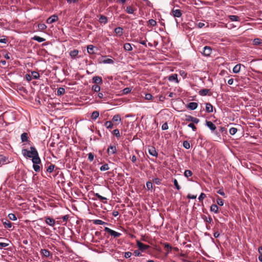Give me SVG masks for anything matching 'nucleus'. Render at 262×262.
I'll return each mask as SVG.
<instances>
[{
	"label": "nucleus",
	"instance_id": "29",
	"mask_svg": "<svg viewBox=\"0 0 262 262\" xmlns=\"http://www.w3.org/2000/svg\"><path fill=\"white\" fill-rule=\"evenodd\" d=\"M99 116V113L98 111H94L91 115V119L92 120H95L97 118H98Z\"/></svg>",
	"mask_w": 262,
	"mask_h": 262
},
{
	"label": "nucleus",
	"instance_id": "1",
	"mask_svg": "<svg viewBox=\"0 0 262 262\" xmlns=\"http://www.w3.org/2000/svg\"><path fill=\"white\" fill-rule=\"evenodd\" d=\"M33 169L37 172H39L42 169V165L41 164V160L39 157L38 152L36 148L34 147L33 150Z\"/></svg>",
	"mask_w": 262,
	"mask_h": 262
},
{
	"label": "nucleus",
	"instance_id": "9",
	"mask_svg": "<svg viewBox=\"0 0 262 262\" xmlns=\"http://www.w3.org/2000/svg\"><path fill=\"white\" fill-rule=\"evenodd\" d=\"M117 149L115 145H110L107 149V152L108 155L114 154L116 152Z\"/></svg>",
	"mask_w": 262,
	"mask_h": 262
},
{
	"label": "nucleus",
	"instance_id": "4",
	"mask_svg": "<svg viewBox=\"0 0 262 262\" xmlns=\"http://www.w3.org/2000/svg\"><path fill=\"white\" fill-rule=\"evenodd\" d=\"M104 231L109 233L112 236H114V237H119L121 235V233L117 232L114 230H112L111 229L108 228V227H105L104 228Z\"/></svg>",
	"mask_w": 262,
	"mask_h": 262
},
{
	"label": "nucleus",
	"instance_id": "23",
	"mask_svg": "<svg viewBox=\"0 0 262 262\" xmlns=\"http://www.w3.org/2000/svg\"><path fill=\"white\" fill-rule=\"evenodd\" d=\"M79 53V51L77 49L73 50L70 52V55L72 58H75Z\"/></svg>",
	"mask_w": 262,
	"mask_h": 262
},
{
	"label": "nucleus",
	"instance_id": "42",
	"mask_svg": "<svg viewBox=\"0 0 262 262\" xmlns=\"http://www.w3.org/2000/svg\"><path fill=\"white\" fill-rule=\"evenodd\" d=\"M110 169V167L108 166V165L107 164H105L103 165H102L100 167V170L101 171H106V170H107Z\"/></svg>",
	"mask_w": 262,
	"mask_h": 262
},
{
	"label": "nucleus",
	"instance_id": "8",
	"mask_svg": "<svg viewBox=\"0 0 262 262\" xmlns=\"http://www.w3.org/2000/svg\"><path fill=\"white\" fill-rule=\"evenodd\" d=\"M58 17L57 15L54 14L49 17L46 21V23L49 24H52L58 20Z\"/></svg>",
	"mask_w": 262,
	"mask_h": 262
},
{
	"label": "nucleus",
	"instance_id": "46",
	"mask_svg": "<svg viewBox=\"0 0 262 262\" xmlns=\"http://www.w3.org/2000/svg\"><path fill=\"white\" fill-rule=\"evenodd\" d=\"M6 162V159L5 156L3 155H0V165H3L5 164Z\"/></svg>",
	"mask_w": 262,
	"mask_h": 262
},
{
	"label": "nucleus",
	"instance_id": "35",
	"mask_svg": "<svg viewBox=\"0 0 262 262\" xmlns=\"http://www.w3.org/2000/svg\"><path fill=\"white\" fill-rule=\"evenodd\" d=\"M47 28V26L44 24H39L38 25V30L42 31Z\"/></svg>",
	"mask_w": 262,
	"mask_h": 262
},
{
	"label": "nucleus",
	"instance_id": "15",
	"mask_svg": "<svg viewBox=\"0 0 262 262\" xmlns=\"http://www.w3.org/2000/svg\"><path fill=\"white\" fill-rule=\"evenodd\" d=\"M46 223L47 224L51 226H54L56 223L55 221L53 219L50 217H46Z\"/></svg>",
	"mask_w": 262,
	"mask_h": 262
},
{
	"label": "nucleus",
	"instance_id": "24",
	"mask_svg": "<svg viewBox=\"0 0 262 262\" xmlns=\"http://www.w3.org/2000/svg\"><path fill=\"white\" fill-rule=\"evenodd\" d=\"M94 46L93 45H88L87 46V51H88V52L90 54H93L95 53L94 52Z\"/></svg>",
	"mask_w": 262,
	"mask_h": 262
},
{
	"label": "nucleus",
	"instance_id": "16",
	"mask_svg": "<svg viewBox=\"0 0 262 262\" xmlns=\"http://www.w3.org/2000/svg\"><path fill=\"white\" fill-rule=\"evenodd\" d=\"M93 81L94 83H96V84H102V78L98 76H96L93 77Z\"/></svg>",
	"mask_w": 262,
	"mask_h": 262
},
{
	"label": "nucleus",
	"instance_id": "54",
	"mask_svg": "<svg viewBox=\"0 0 262 262\" xmlns=\"http://www.w3.org/2000/svg\"><path fill=\"white\" fill-rule=\"evenodd\" d=\"M126 11L128 14H133L134 12V10L131 7H127Z\"/></svg>",
	"mask_w": 262,
	"mask_h": 262
},
{
	"label": "nucleus",
	"instance_id": "32",
	"mask_svg": "<svg viewBox=\"0 0 262 262\" xmlns=\"http://www.w3.org/2000/svg\"><path fill=\"white\" fill-rule=\"evenodd\" d=\"M93 224H94L95 225H105V224H107V223H105V222H104L103 221L100 220H94L93 221Z\"/></svg>",
	"mask_w": 262,
	"mask_h": 262
},
{
	"label": "nucleus",
	"instance_id": "64",
	"mask_svg": "<svg viewBox=\"0 0 262 262\" xmlns=\"http://www.w3.org/2000/svg\"><path fill=\"white\" fill-rule=\"evenodd\" d=\"M25 77L28 82H29L32 79V76L30 74H26Z\"/></svg>",
	"mask_w": 262,
	"mask_h": 262
},
{
	"label": "nucleus",
	"instance_id": "47",
	"mask_svg": "<svg viewBox=\"0 0 262 262\" xmlns=\"http://www.w3.org/2000/svg\"><path fill=\"white\" fill-rule=\"evenodd\" d=\"M237 131V129L236 128H235V127H231L229 129V133L231 135H235Z\"/></svg>",
	"mask_w": 262,
	"mask_h": 262
},
{
	"label": "nucleus",
	"instance_id": "3",
	"mask_svg": "<svg viewBox=\"0 0 262 262\" xmlns=\"http://www.w3.org/2000/svg\"><path fill=\"white\" fill-rule=\"evenodd\" d=\"M23 243L24 245H26V246L24 247L25 250L26 252H28L29 251H31L33 249V248L32 247V240L31 239H24L23 241Z\"/></svg>",
	"mask_w": 262,
	"mask_h": 262
},
{
	"label": "nucleus",
	"instance_id": "56",
	"mask_svg": "<svg viewBox=\"0 0 262 262\" xmlns=\"http://www.w3.org/2000/svg\"><path fill=\"white\" fill-rule=\"evenodd\" d=\"M173 182L174 185L175 186L176 188L178 190H180L181 187H180V185L178 184V181L176 179H174Z\"/></svg>",
	"mask_w": 262,
	"mask_h": 262
},
{
	"label": "nucleus",
	"instance_id": "30",
	"mask_svg": "<svg viewBox=\"0 0 262 262\" xmlns=\"http://www.w3.org/2000/svg\"><path fill=\"white\" fill-rule=\"evenodd\" d=\"M229 18L232 21H238L240 20V18L238 16L236 15H229Z\"/></svg>",
	"mask_w": 262,
	"mask_h": 262
},
{
	"label": "nucleus",
	"instance_id": "25",
	"mask_svg": "<svg viewBox=\"0 0 262 262\" xmlns=\"http://www.w3.org/2000/svg\"><path fill=\"white\" fill-rule=\"evenodd\" d=\"M202 218L207 223H211L212 222V219L210 216L207 217L205 215H203Z\"/></svg>",
	"mask_w": 262,
	"mask_h": 262
},
{
	"label": "nucleus",
	"instance_id": "61",
	"mask_svg": "<svg viewBox=\"0 0 262 262\" xmlns=\"http://www.w3.org/2000/svg\"><path fill=\"white\" fill-rule=\"evenodd\" d=\"M148 21L149 24L152 26H155L157 24L156 20L153 19H149Z\"/></svg>",
	"mask_w": 262,
	"mask_h": 262
},
{
	"label": "nucleus",
	"instance_id": "37",
	"mask_svg": "<svg viewBox=\"0 0 262 262\" xmlns=\"http://www.w3.org/2000/svg\"><path fill=\"white\" fill-rule=\"evenodd\" d=\"M104 126L108 129H111L113 126V124L111 121H106L104 123Z\"/></svg>",
	"mask_w": 262,
	"mask_h": 262
},
{
	"label": "nucleus",
	"instance_id": "48",
	"mask_svg": "<svg viewBox=\"0 0 262 262\" xmlns=\"http://www.w3.org/2000/svg\"><path fill=\"white\" fill-rule=\"evenodd\" d=\"M183 146L186 149H189L190 147V143L188 141H184L183 143Z\"/></svg>",
	"mask_w": 262,
	"mask_h": 262
},
{
	"label": "nucleus",
	"instance_id": "31",
	"mask_svg": "<svg viewBox=\"0 0 262 262\" xmlns=\"http://www.w3.org/2000/svg\"><path fill=\"white\" fill-rule=\"evenodd\" d=\"M100 63H107V64H113L114 63V60L111 58H107V59H103V60H102L100 62Z\"/></svg>",
	"mask_w": 262,
	"mask_h": 262
},
{
	"label": "nucleus",
	"instance_id": "58",
	"mask_svg": "<svg viewBox=\"0 0 262 262\" xmlns=\"http://www.w3.org/2000/svg\"><path fill=\"white\" fill-rule=\"evenodd\" d=\"M206 194L204 193H201L199 197V200L200 201H202L203 199L206 198Z\"/></svg>",
	"mask_w": 262,
	"mask_h": 262
},
{
	"label": "nucleus",
	"instance_id": "14",
	"mask_svg": "<svg viewBox=\"0 0 262 262\" xmlns=\"http://www.w3.org/2000/svg\"><path fill=\"white\" fill-rule=\"evenodd\" d=\"M168 79L170 81H175L176 83H179L178 79V75L177 74H173L168 76Z\"/></svg>",
	"mask_w": 262,
	"mask_h": 262
},
{
	"label": "nucleus",
	"instance_id": "55",
	"mask_svg": "<svg viewBox=\"0 0 262 262\" xmlns=\"http://www.w3.org/2000/svg\"><path fill=\"white\" fill-rule=\"evenodd\" d=\"M94 155L93 153L90 152L88 154V159L91 162L93 161L94 160Z\"/></svg>",
	"mask_w": 262,
	"mask_h": 262
},
{
	"label": "nucleus",
	"instance_id": "2",
	"mask_svg": "<svg viewBox=\"0 0 262 262\" xmlns=\"http://www.w3.org/2000/svg\"><path fill=\"white\" fill-rule=\"evenodd\" d=\"M27 144L24 143L22 149V154L26 158H33V146H31L30 148V150H29L27 148H26V146Z\"/></svg>",
	"mask_w": 262,
	"mask_h": 262
},
{
	"label": "nucleus",
	"instance_id": "39",
	"mask_svg": "<svg viewBox=\"0 0 262 262\" xmlns=\"http://www.w3.org/2000/svg\"><path fill=\"white\" fill-rule=\"evenodd\" d=\"M164 246L165 249H166L167 252V254L171 251L172 247L168 243H164Z\"/></svg>",
	"mask_w": 262,
	"mask_h": 262
},
{
	"label": "nucleus",
	"instance_id": "36",
	"mask_svg": "<svg viewBox=\"0 0 262 262\" xmlns=\"http://www.w3.org/2000/svg\"><path fill=\"white\" fill-rule=\"evenodd\" d=\"M41 253L45 257H48L50 256V252L47 249H41Z\"/></svg>",
	"mask_w": 262,
	"mask_h": 262
},
{
	"label": "nucleus",
	"instance_id": "44",
	"mask_svg": "<svg viewBox=\"0 0 262 262\" xmlns=\"http://www.w3.org/2000/svg\"><path fill=\"white\" fill-rule=\"evenodd\" d=\"M92 90L96 92H100L101 88L100 86H99L98 85L95 84L93 85Z\"/></svg>",
	"mask_w": 262,
	"mask_h": 262
},
{
	"label": "nucleus",
	"instance_id": "19",
	"mask_svg": "<svg viewBox=\"0 0 262 262\" xmlns=\"http://www.w3.org/2000/svg\"><path fill=\"white\" fill-rule=\"evenodd\" d=\"M95 196H96L100 201H101L103 203L105 204L107 203V199L105 197L101 196L98 193H96L95 194Z\"/></svg>",
	"mask_w": 262,
	"mask_h": 262
},
{
	"label": "nucleus",
	"instance_id": "5",
	"mask_svg": "<svg viewBox=\"0 0 262 262\" xmlns=\"http://www.w3.org/2000/svg\"><path fill=\"white\" fill-rule=\"evenodd\" d=\"M185 120L187 122H192L193 123L198 124L200 120L195 117H193L190 115H185Z\"/></svg>",
	"mask_w": 262,
	"mask_h": 262
},
{
	"label": "nucleus",
	"instance_id": "34",
	"mask_svg": "<svg viewBox=\"0 0 262 262\" xmlns=\"http://www.w3.org/2000/svg\"><path fill=\"white\" fill-rule=\"evenodd\" d=\"M65 93V89L63 88L60 87L58 89L57 95L58 96H61Z\"/></svg>",
	"mask_w": 262,
	"mask_h": 262
},
{
	"label": "nucleus",
	"instance_id": "52",
	"mask_svg": "<svg viewBox=\"0 0 262 262\" xmlns=\"http://www.w3.org/2000/svg\"><path fill=\"white\" fill-rule=\"evenodd\" d=\"M146 187L148 190H151L152 189V184L150 181H148L146 182Z\"/></svg>",
	"mask_w": 262,
	"mask_h": 262
},
{
	"label": "nucleus",
	"instance_id": "6",
	"mask_svg": "<svg viewBox=\"0 0 262 262\" xmlns=\"http://www.w3.org/2000/svg\"><path fill=\"white\" fill-rule=\"evenodd\" d=\"M212 52V49L211 47L209 46H205L203 48V50L202 51V54L206 56H209L211 54Z\"/></svg>",
	"mask_w": 262,
	"mask_h": 262
},
{
	"label": "nucleus",
	"instance_id": "20",
	"mask_svg": "<svg viewBox=\"0 0 262 262\" xmlns=\"http://www.w3.org/2000/svg\"><path fill=\"white\" fill-rule=\"evenodd\" d=\"M21 142L24 143L27 142L28 141V134L26 133H24L21 135L20 136Z\"/></svg>",
	"mask_w": 262,
	"mask_h": 262
},
{
	"label": "nucleus",
	"instance_id": "10",
	"mask_svg": "<svg viewBox=\"0 0 262 262\" xmlns=\"http://www.w3.org/2000/svg\"><path fill=\"white\" fill-rule=\"evenodd\" d=\"M137 244L139 249L141 251L146 250L149 247L148 245L144 244L140 241H137Z\"/></svg>",
	"mask_w": 262,
	"mask_h": 262
},
{
	"label": "nucleus",
	"instance_id": "59",
	"mask_svg": "<svg viewBox=\"0 0 262 262\" xmlns=\"http://www.w3.org/2000/svg\"><path fill=\"white\" fill-rule=\"evenodd\" d=\"M188 126L189 127H190L192 128L193 131H195L196 130V127L194 125V123H191L188 125Z\"/></svg>",
	"mask_w": 262,
	"mask_h": 262
},
{
	"label": "nucleus",
	"instance_id": "38",
	"mask_svg": "<svg viewBox=\"0 0 262 262\" xmlns=\"http://www.w3.org/2000/svg\"><path fill=\"white\" fill-rule=\"evenodd\" d=\"M253 45H256V46L259 45L261 43H262V40L258 38H255L253 39Z\"/></svg>",
	"mask_w": 262,
	"mask_h": 262
},
{
	"label": "nucleus",
	"instance_id": "60",
	"mask_svg": "<svg viewBox=\"0 0 262 262\" xmlns=\"http://www.w3.org/2000/svg\"><path fill=\"white\" fill-rule=\"evenodd\" d=\"M9 245L8 243L0 242V249H2L3 248L7 247Z\"/></svg>",
	"mask_w": 262,
	"mask_h": 262
},
{
	"label": "nucleus",
	"instance_id": "50",
	"mask_svg": "<svg viewBox=\"0 0 262 262\" xmlns=\"http://www.w3.org/2000/svg\"><path fill=\"white\" fill-rule=\"evenodd\" d=\"M153 183L157 184L160 185L161 184V180L158 178H156L152 179Z\"/></svg>",
	"mask_w": 262,
	"mask_h": 262
},
{
	"label": "nucleus",
	"instance_id": "40",
	"mask_svg": "<svg viewBox=\"0 0 262 262\" xmlns=\"http://www.w3.org/2000/svg\"><path fill=\"white\" fill-rule=\"evenodd\" d=\"M34 40L38 41V42H41L44 41L45 40V39L38 36L35 35L34 36Z\"/></svg>",
	"mask_w": 262,
	"mask_h": 262
},
{
	"label": "nucleus",
	"instance_id": "51",
	"mask_svg": "<svg viewBox=\"0 0 262 262\" xmlns=\"http://www.w3.org/2000/svg\"><path fill=\"white\" fill-rule=\"evenodd\" d=\"M8 217L10 220L12 221H15L17 220L16 215L13 213H10L8 214Z\"/></svg>",
	"mask_w": 262,
	"mask_h": 262
},
{
	"label": "nucleus",
	"instance_id": "21",
	"mask_svg": "<svg viewBox=\"0 0 262 262\" xmlns=\"http://www.w3.org/2000/svg\"><path fill=\"white\" fill-rule=\"evenodd\" d=\"M206 111L207 113H212L213 112V106L211 103H206Z\"/></svg>",
	"mask_w": 262,
	"mask_h": 262
},
{
	"label": "nucleus",
	"instance_id": "27",
	"mask_svg": "<svg viewBox=\"0 0 262 262\" xmlns=\"http://www.w3.org/2000/svg\"><path fill=\"white\" fill-rule=\"evenodd\" d=\"M209 91L210 90L209 89H204L200 90L199 92V94L201 96H206L207 95V94L209 92Z\"/></svg>",
	"mask_w": 262,
	"mask_h": 262
},
{
	"label": "nucleus",
	"instance_id": "41",
	"mask_svg": "<svg viewBox=\"0 0 262 262\" xmlns=\"http://www.w3.org/2000/svg\"><path fill=\"white\" fill-rule=\"evenodd\" d=\"M3 224L5 227L6 228H10L12 227L11 223L8 220H6L5 222H3Z\"/></svg>",
	"mask_w": 262,
	"mask_h": 262
},
{
	"label": "nucleus",
	"instance_id": "49",
	"mask_svg": "<svg viewBox=\"0 0 262 262\" xmlns=\"http://www.w3.org/2000/svg\"><path fill=\"white\" fill-rule=\"evenodd\" d=\"M54 168H55V165L51 164L49 166H48V167L47 168V171L49 173H51L53 171Z\"/></svg>",
	"mask_w": 262,
	"mask_h": 262
},
{
	"label": "nucleus",
	"instance_id": "62",
	"mask_svg": "<svg viewBox=\"0 0 262 262\" xmlns=\"http://www.w3.org/2000/svg\"><path fill=\"white\" fill-rule=\"evenodd\" d=\"M145 98L146 100H150L152 98V96L150 94H146L145 96Z\"/></svg>",
	"mask_w": 262,
	"mask_h": 262
},
{
	"label": "nucleus",
	"instance_id": "26",
	"mask_svg": "<svg viewBox=\"0 0 262 262\" xmlns=\"http://www.w3.org/2000/svg\"><path fill=\"white\" fill-rule=\"evenodd\" d=\"M124 49L126 51H130L133 50V48L129 43H125L123 46Z\"/></svg>",
	"mask_w": 262,
	"mask_h": 262
},
{
	"label": "nucleus",
	"instance_id": "7",
	"mask_svg": "<svg viewBox=\"0 0 262 262\" xmlns=\"http://www.w3.org/2000/svg\"><path fill=\"white\" fill-rule=\"evenodd\" d=\"M170 14L175 17H180L182 16V13L181 10L173 9L170 12Z\"/></svg>",
	"mask_w": 262,
	"mask_h": 262
},
{
	"label": "nucleus",
	"instance_id": "12",
	"mask_svg": "<svg viewBox=\"0 0 262 262\" xmlns=\"http://www.w3.org/2000/svg\"><path fill=\"white\" fill-rule=\"evenodd\" d=\"M206 125L212 131H214L216 128L215 125L211 121L206 120Z\"/></svg>",
	"mask_w": 262,
	"mask_h": 262
},
{
	"label": "nucleus",
	"instance_id": "53",
	"mask_svg": "<svg viewBox=\"0 0 262 262\" xmlns=\"http://www.w3.org/2000/svg\"><path fill=\"white\" fill-rule=\"evenodd\" d=\"M113 134L118 138L120 137V132L118 129H114L113 132Z\"/></svg>",
	"mask_w": 262,
	"mask_h": 262
},
{
	"label": "nucleus",
	"instance_id": "17",
	"mask_svg": "<svg viewBox=\"0 0 262 262\" xmlns=\"http://www.w3.org/2000/svg\"><path fill=\"white\" fill-rule=\"evenodd\" d=\"M99 21L100 24H103L104 25L107 23V18L103 15H101L99 17Z\"/></svg>",
	"mask_w": 262,
	"mask_h": 262
},
{
	"label": "nucleus",
	"instance_id": "45",
	"mask_svg": "<svg viewBox=\"0 0 262 262\" xmlns=\"http://www.w3.org/2000/svg\"><path fill=\"white\" fill-rule=\"evenodd\" d=\"M216 203L219 205L222 206L224 205V200L222 198L218 196L216 199Z\"/></svg>",
	"mask_w": 262,
	"mask_h": 262
},
{
	"label": "nucleus",
	"instance_id": "43",
	"mask_svg": "<svg viewBox=\"0 0 262 262\" xmlns=\"http://www.w3.org/2000/svg\"><path fill=\"white\" fill-rule=\"evenodd\" d=\"M184 174L186 178L191 177L192 175V172L190 170H186L184 171Z\"/></svg>",
	"mask_w": 262,
	"mask_h": 262
},
{
	"label": "nucleus",
	"instance_id": "13",
	"mask_svg": "<svg viewBox=\"0 0 262 262\" xmlns=\"http://www.w3.org/2000/svg\"><path fill=\"white\" fill-rule=\"evenodd\" d=\"M198 106V104L196 102H191L187 104V107L188 109L193 111V110H195L197 108Z\"/></svg>",
	"mask_w": 262,
	"mask_h": 262
},
{
	"label": "nucleus",
	"instance_id": "22",
	"mask_svg": "<svg viewBox=\"0 0 262 262\" xmlns=\"http://www.w3.org/2000/svg\"><path fill=\"white\" fill-rule=\"evenodd\" d=\"M210 211L215 213L219 212V207L216 204H212L210 206Z\"/></svg>",
	"mask_w": 262,
	"mask_h": 262
},
{
	"label": "nucleus",
	"instance_id": "33",
	"mask_svg": "<svg viewBox=\"0 0 262 262\" xmlns=\"http://www.w3.org/2000/svg\"><path fill=\"white\" fill-rule=\"evenodd\" d=\"M121 120V117L119 115L117 114L113 116L112 121L113 122H120Z\"/></svg>",
	"mask_w": 262,
	"mask_h": 262
},
{
	"label": "nucleus",
	"instance_id": "63",
	"mask_svg": "<svg viewBox=\"0 0 262 262\" xmlns=\"http://www.w3.org/2000/svg\"><path fill=\"white\" fill-rule=\"evenodd\" d=\"M217 193L222 196H225V193L223 189H219V190L217 191Z\"/></svg>",
	"mask_w": 262,
	"mask_h": 262
},
{
	"label": "nucleus",
	"instance_id": "28",
	"mask_svg": "<svg viewBox=\"0 0 262 262\" xmlns=\"http://www.w3.org/2000/svg\"><path fill=\"white\" fill-rule=\"evenodd\" d=\"M241 64L235 65L233 68V72L234 73H238L241 70Z\"/></svg>",
	"mask_w": 262,
	"mask_h": 262
},
{
	"label": "nucleus",
	"instance_id": "57",
	"mask_svg": "<svg viewBox=\"0 0 262 262\" xmlns=\"http://www.w3.org/2000/svg\"><path fill=\"white\" fill-rule=\"evenodd\" d=\"M131 89L129 88H126L123 90V93L124 94H127L130 93Z\"/></svg>",
	"mask_w": 262,
	"mask_h": 262
},
{
	"label": "nucleus",
	"instance_id": "11",
	"mask_svg": "<svg viewBox=\"0 0 262 262\" xmlns=\"http://www.w3.org/2000/svg\"><path fill=\"white\" fill-rule=\"evenodd\" d=\"M148 152L152 156H154V157L158 156V152L156 151V148L153 146H150L148 148Z\"/></svg>",
	"mask_w": 262,
	"mask_h": 262
},
{
	"label": "nucleus",
	"instance_id": "18",
	"mask_svg": "<svg viewBox=\"0 0 262 262\" xmlns=\"http://www.w3.org/2000/svg\"><path fill=\"white\" fill-rule=\"evenodd\" d=\"M123 29L122 27H117L115 29L114 32L117 35L121 36L123 34Z\"/></svg>",
	"mask_w": 262,
	"mask_h": 262
}]
</instances>
